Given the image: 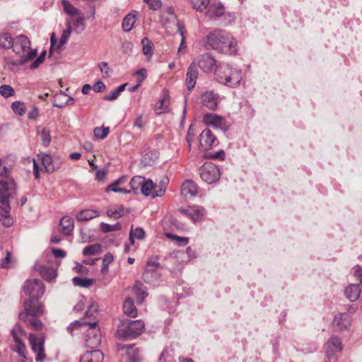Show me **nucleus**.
I'll use <instances>...</instances> for the list:
<instances>
[{
    "mask_svg": "<svg viewBox=\"0 0 362 362\" xmlns=\"http://www.w3.org/2000/svg\"><path fill=\"white\" fill-rule=\"evenodd\" d=\"M168 99L164 98L160 100L155 105V112L157 114H162L167 110Z\"/></svg>",
    "mask_w": 362,
    "mask_h": 362,
    "instance_id": "obj_43",
    "label": "nucleus"
},
{
    "mask_svg": "<svg viewBox=\"0 0 362 362\" xmlns=\"http://www.w3.org/2000/svg\"><path fill=\"white\" fill-rule=\"evenodd\" d=\"M100 229L104 233L117 231V230H119L121 229V225L119 223L114 224V225L102 223L100 224Z\"/></svg>",
    "mask_w": 362,
    "mask_h": 362,
    "instance_id": "obj_49",
    "label": "nucleus"
},
{
    "mask_svg": "<svg viewBox=\"0 0 362 362\" xmlns=\"http://www.w3.org/2000/svg\"><path fill=\"white\" fill-rule=\"evenodd\" d=\"M134 292L136 296L137 302L139 303H142L144 298L147 296V293L145 290H144L141 287L136 285L133 288Z\"/></svg>",
    "mask_w": 362,
    "mask_h": 362,
    "instance_id": "obj_47",
    "label": "nucleus"
},
{
    "mask_svg": "<svg viewBox=\"0 0 362 362\" xmlns=\"http://www.w3.org/2000/svg\"><path fill=\"white\" fill-rule=\"evenodd\" d=\"M148 7L151 10H158L160 8L162 3L160 0H145Z\"/></svg>",
    "mask_w": 362,
    "mask_h": 362,
    "instance_id": "obj_53",
    "label": "nucleus"
},
{
    "mask_svg": "<svg viewBox=\"0 0 362 362\" xmlns=\"http://www.w3.org/2000/svg\"><path fill=\"white\" fill-rule=\"evenodd\" d=\"M134 75L138 76L137 81L141 83L146 78L147 71L144 68L139 69L134 73Z\"/></svg>",
    "mask_w": 362,
    "mask_h": 362,
    "instance_id": "obj_52",
    "label": "nucleus"
},
{
    "mask_svg": "<svg viewBox=\"0 0 362 362\" xmlns=\"http://www.w3.org/2000/svg\"><path fill=\"white\" fill-rule=\"evenodd\" d=\"M141 43L143 45V53L145 55H152V54H153L152 42L148 38L145 37L141 40Z\"/></svg>",
    "mask_w": 362,
    "mask_h": 362,
    "instance_id": "obj_48",
    "label": "nucleus"
},
{
    "mask_svg": "<svg viewBox=\"0 0 362 362\" xmlns=\"http://www.w3.org/2000/svg\"><path fill=\"white\" fill-rule=\"evenodd\" d=\"M203 122L208 126L221 129L223 132H226L228 129V125L224 118L216 114H205L203 117Z\"/></svg>",
    "mask_w": 362,
    "mask_h": 362,
    "instance_id": "obj_13",
    "label": "nucleus"
},
{
    "mask_svg": "<svg viewBox=\"0 0 362 362\" xmlns=\"http://www.w3.org/2000/svg\"><path fill=\"white\" fill-rule=\"evenodd\" d=\"M342 349L341 342L337 337H331L325 344L326 356L332 358L337 353L341 352Z\"/></svg>",
    "mask_w": 362,
    "mask_h": 362,
    "instance_id": "obj_15",
    "label": "nucleus"
},
{
    "mask_svg": "<svg viewBox=\"0 0 362 362\" xmlns=\"http://www.w3.org/2000/svg\"><path fill=\"white\" fill-rule=\"evenodd\" d=\"M144 328V322L140 320H124L119 325L117 334L122 338H135L140 335Z\"/></svg>",
    "mask_w": 362,
    "mask_h": 362,
    "instance_id": "obj_7",
    "label": "nucleus"
},
{
    "mask_svg": "<svg viewBox=\"0 0 362 362\" xmlns=\"http://www.w3.org/2000/svg\"><path fill=\"white\" fill-rule=\"evenodd\" d=\"M60 226L62 227V233L66 235H69L74 229V221L73 219L69 216H64L59 223Z\"/></svg>",
    "mask_w": 362,
    "mask_h": 362,
    "instance_id": "obj_26",
    "label": "nucleus"
},
{
    "mask_svg": "<svg viewBox=\"0 0 362 362\" xmlns=\"http://www.w3.org/2000/svg\"><path fill=\"white\" fill-rule=\"evenodd\" d=\"M109 127H95L93 130L94 136L96 139H103L109 134Z\"/></svg>",
    "mask_w": 362,
    "mask_h": 362,
    "instance_id": "obj_45",
    "label": "nucleus"
},
{
    "mask_svg": "<svg viewBox=\"0 0 362 362\" xmlns=\"http://www.w3.org/2000/svg\"><path fill=\"white\" fill-rule=\"evenodd\" d=\"M109 191H112L114 192L123 193V194H129L131 192L130 190H128L125 188L118 187V186L112 187H107L106 192H109Z\"/></svg>",
    "mask_w": 362,
    "mask_h": 362,
    "instance_id": "obj_59",
    "label": "nucleus"
},
{
    "mask_svg": "<svg viewBox=\"0 0 362 362\" xmlns=\"http://www.w3.org/2000/svg\"><path fill=\"white\" fill-rule=\"evenodd\" d=\"M40 273L42 278L47 281H50L55 279L57 273L55 269L52 267L41 265L39 269Z\"/></svg>",
    "mask_w": 362,
    "mask_h": 362,
    "instance_id": "obj_29",
    "label": "nucleus"
},
{
    "mask_svg": "<svg viewBox=\"0 0 362 362\" xmlns=\"http://www.w3.org/2000/svg\"><path fill=\"white\" fill-rule=\"evenodd\" d=\"M41 157V162L45 167L46 171L49 173H53L59 166V165H55L53 162L52 156L49 154L42 153L39 155Z\"/></svg>",
    "mask_w": 362,
    "mask_h": 362,
    "instance_id": "obj_24",
    "label": "nucleus"
},
{
    "mask_svg": "<svg viewBox=\"0 0 362 362\" xmlns=\"http://www.w3.org/2000/svg\"><path fill=\"white\" fill-rule=\"evenodd\" d=\"M76 18L73 21L74 30L77 33H81L86 28L85 18L81 13L79 16H76Z\"/></svg>",
    "mask_w": 362,
    "mask_h": 362,
    "instance_id": "obj_35",
    "label": "nucleus"
},
{
    "mask_svg": "<svg viewBox=\"0 0 362 362\" xmlns=\"http://www.w3.org/2000/svg\"><path fill=\"white\" fill-rule=\"evenodd\" d=\"M101 252V245L98 243L86 247L83 250L84 256L95 255Z\"/></svg>",
    "mask_w": 362,
    "mask_h": 362,
    "instance_id": "obj_37",
    "label": "nucleus"
},
{
    "mask_svg": "<svg viewBox=\"0 0 362 362\" xmlns=\"http://www.w3.org/2000/svg\"><path fill=\"white\" fill-rule=\"evenodd\" d=\"M85 302L86 299L83 297H82L74 306V310L76 312L83 310L85 307Z\"/></svg>",
    "mask_w": 362,
    "mask_h": 362,
    "instance_id": "obj_61",
    "label": "nucleus"
},
{
    "mask_svg": "<svg viewBox=\"0 0 362 362\" xmlns=\"http://www.w3.org/2000/svg\"><path fill=\"white\" fill-rule=\"evenodd\" d=\"M17 331H19L20 332H23V329L19 326L16 325L11 332L12 336L15 340V341L17 343L16 349H15V351L19 354L20 356L25 357L23 354V349L25 348V344L23 343L21 338H20L17 335Z\"/></svg>",
    "mask_w": 362,
    "mask_h": 362,
    "instance_id": "obj_23",
    "label": "nucleus"
},
{
    "mask_svg": "<svg viewBox=\"0 0 362 362\" xmlns=\"http://www.w3.org/2000/svg\"><path fill=\"white\" fill-rule=\"evenodd\" d=\"M346 298L351 302L358 299L361 293L360 286L357 284H351L344 291Z\"/></svg>",
    "mask_w": 362,
    "mask_h": 362,
    "instance_id": "obj_22",
    "label": "nucleus"
},
{
    "mask_svg": "<svg viewBox=\"0 0 362 362\" xmlns=\"http://www.w3.org/2000/svg\"><path fill=\"white\" fill-rule=\"evenodd\" d=\"M114 259L113 255L110 252L106 253L103 258V262H104L105 266H108Z\"/></svg>",
    "mask_w": 362,
    "mask_h": 362,
    "instance_id": "obj_64",
    "label": "nucleus"
},
{
    "mask_svg": "<svg viewBox=\"0 0 362 362\" xmlns=\"http://www.w3.org/2000/svg\"><path fill=\"white\" fill-rule=\"evenodd\" d=\"M124 313L128 317H135L137 315V310L132 298L127 297L123 304Z\"/></svg>",
    "mask_w": 362,
    "mask_h": 362,
    "instance_id": "obj_25",
    "label": "nucleus"
},
{
    "mask_svg": "<svg viewBox=\"0 0 362 362\" xmlns=\"http://www.w3.org/2000/svg\"><path fill=\"white\" fill-rule=\"evenodd\" d=\"M146 233L142 228L137 227L133 229V235L138 240H142L144 238Z\"/></svg>",
    "mask_w": 362,
    "mask_h": 362,
    "instance_id": "obj_56",
    "label": "nucleus"
},
{
    "mask_svg": "<svg viewBox=\"0 0 362 362\" xmlns=\"http://www.w3.org/2000/svg\"><path fill=\"white\" fill-rule=\"evenodd\" d=\"M13 111L19 115H23L26 111V107L24 103L21 101H15L11 105Z\"/></svg>",
    "mask_w": 362,
    "mask_h": 362,
    "instance_id": "obj_42",
    "label": "nucleus"
},
{
    "mask_svg": "<svg viewBox=\"0 0 362 362\" xmlns=\"http://www.w3.org/2000/svg\"><path fill=\"white\" fill-rule=\"evenodd\" d=\"M354 276L362 286V267L361 266L357 265L355 267Z\"/></svg>",
    "mask_w": 362,
    "mask_h": 362,
    "instance_id": "obj_62",
    "label": "nucleus"
},
{
    "mask_svg": "<svg viewBox=\"0 0 362 362\" xmlns=\"http://www.w3.org/2000/svg\"><path fill=\"white\" fill-rule=\"evenodd\" d=\"M199 175L203 181L208 184H213L219 179L220 171L214 163H206L200 168Z\"/></svg>",
    "mask_w": 362,
    "mask_h": 362,
    "instance_id": "obj_9",
    "label": "nucleus"
},
{
    "mask_svg": "<svg viewBox=\"0 0 362 362\" xmlns=\"http://www.w3.org/2000/svg\"><path fill=\"white\" fill-rule=\"evenodd\" d=\"M37 133L40 135L42 143L45 146H48L51 142L50 131L47 128H37Z\"/></svg>",
    "mask_w": 362,
    "mask_h": 362,
    "instance_id": "obj_36",
    "label": "nucleus"
},
{
    "mask_svg": "<svg viewBox=\"0 0 362 362\" xmlns=\"http://www.w3.org/2000/svg\"><path fill=\"white\" fill-rule=\"evenodd\" d=\"M136 23V14L135 13H129L127 14L122 21V27L124 31L129 32L134 27Z\"/></svg>",
    "mask_w": 362,
    "mask_h": 362,
    "instance_id": "obj_28",
    "label": "nucleus"
},
{
    "mask_svg": "<svg viewBox=\"0 0 362 362\" xmlns=\"http://www.w3.org/2000/svg\"><path fill=\"white\" fill-rule=\"evenodd\" d=\"M12 49L15 53L21 54L20 59L14 63L16 65H23L37 54V50L30 48V41L24 35H18L14 39Z\"/></svg>",
    "mask_w": 362,
    "mask_h": 362,
    "instance_id": "obj_4",
    "label": "nucleus"
},
{
    "mask_svg": "<svg viewBox=\"0 0 362 362\" xmlns=\"http://www.w3.org/2000/svg\"><path fill=\"white\" fill-rule=\"evenodd\" d=\"M14 89L8 85H2L0 86V94L4 98H9L14 95Z\"/></svg>",
    "mask_w": 362,
    "mask_h": 362,
    "instance_id": "obj_50",
    "label": "nucleus"
},
{
    "mask_svg": "<svg viewBox=\"0 0 362 362\" xmlns=\"http://www.w3.org/2000/svg\"><path fill=\"white\" fill-rule=\"evenodd\" d=\"M179 211L191 218L194 222L200 221L205 215V209L202 206H193L186 209H180Z\"/></svg>",
    "mask_w": 362,
    "mask_h": 362,
    "instance_id": "obj_14",
    "label": "nucleus"
},
{
    "mask_svg": "<svg viewBox=\"0 0 362 362\" xmlns=\"http://www.w3.org/2000/svg\"><path fill=\"white\" fill-rule=\"evenodd\" d=\"M165 189L160 187V186H158L157 184H155L153 197H162L165 194Z\"/></svg>",
    "mask_w": 362,
    "mask_h": 362,
    "instance_id": "obj_57",
    "label": "nucleus"
},
{
    "mask_svg": "<svg viewBox=\"0 0 362 362\" xmlns=\"http://www.w3.org/2000/svg\"><path fill=\"white\" fill-rule=\"evenodd\" d=\"M194 136V132L192 127V125L189 127L187 136V142L188 144V146L191 148L192 143L193 141V139Z\"/></svg>",
    "mask_w": 362,
    "mask_h": 362,
    "instance_id": "obj_60",
    "label": "nucleus"
},
{
    "mask_svg": "<svg viewBox=\"0 0 362 362\" xmlns=\"http://www.w3.org/2000/svg\"><path fill=\"white\" fill-rule=\"evenodd\" d=\"M181 195L185 199L194 197L197 194V186L192 180H186L181 185Z\"/></svg>",
    "mask_w": 362,
    "mask_h": 362,
    "instance_id": "obj_19",
    "label": "nucleus"
},
{
    "mask_svg": "<svg viewBox=\"0 0 362 362\" xmlns=\"http://www.w3.org/2000/svg\"><path fill=\"white\" fill-rule=\"evenodd\" d=\"M144 180L145 177L142 176H134L132 178L130 181V186L134 194H137L139 189L141 190Z\"/></svg>",
    "mask_w": 362,
    "mask_h": 362,
    "instance_id": "obj_34",
    "label": "nucleus"
},
{
    "mask_svg": "<svg viewBox=\"0 0 362 362\" xmlns=\"http://www.w3.org/2000/svg\"><path fill=\"white\" fill-rule=\"evenodd\" d=\"M215 140V136L209 129H204L199 135L200 148L204 151L209 150L212 147Z\"/></svg>",
    "mask_w": 362,
    "mask_h": 362,
    "instance_id": "obj_16",
    "label": "nucleus"
},
{
    "mask_svg": "<svg viewBox=\"0 0 362 362\" xmlns=\"http://www.w3.org/2000/svg\"><path fill=\"white\" fill-rule=\"evenodd\" d=\"M103 354L98 349L87 351L81 358V362H102Z\"/></svg>",
    "mask_w": 362,
    "mask_h": 362,
    "instance_id": "obj_20",
    "label": "nucleus"
},
{
    "mask_svg": "<svg viewBox=\"0 0 362 362\" xmlns=\"http://www.w3.org/2000/svg\"><path fill=\"white\" fill-rule=\"evenodd\" d=\"M206 50L212 49L221 54L234 55L238 53V42L228 32L215 29L209 32L203 40Z\"/></svg>",
    "mask_w": 362,
    "mask_h": 362,
    "instance_id": "obj_1",
    "label": "nucleus"
},
{
    "mask_svg": "<svg viewBox=\"0 0 362 362\" xmlns=\"http://www.w3.org/2000/svg\"><path fill=\"white\" fill-rule=\"evenodd\" d=\"M192 63H195L196 67L199 66L201 70L206 73L213 71L216 72L218 68L216 59L209 53L198 56Z\"/></svg>",
    "mask_w": 362,
    "mask_h": 362,
    "instance_id": "obj_10",
    "label": "nucleus"
},
{
    "mask_svg": "<svg viewBox=\"0 0 362 362\" xmlns=\"http://www.w3.org/2000/svg\"><path fill=\"white\" fill-rule=\"evenodd\" d=\"M93 88L95 92L99 93L103 91L105 88V86L102 81H98L94 84Z\"/></svg>",
    "mask_w": 362,
    "mask_h": 362,
    "instance_id": "obj_63",
    "label": "nucleus"
},
{
    "mask_svg": "<svg viewBox=\"0 0 362 362\" xmlns=\"http://www.w3.org/2000/svg\"><path fill=\"white\" fill-rule=\"evenodd\" d=\"M217 80L220 83L233 87L242 80L240 71L232 69L228 64H220L216 70Z\"/></svg>",
    "mask_w": 362,
    "mask_h": 362,
    "instance_id": "obj_6",
    "label": "nucleus"
},
{
    "mask_svg": "<svg viewBox=\"0 0 362 362\" xmlns=\"http://www.w3.org/2000/svg\"><path fill=\"white\" fill-rule=\"evenodd\" d=\"M98 305L95 303H91L89 306L88 310L85 313V317H95V315L98 313Z\"/></svg>",
    "mask_w": 362,
    "mask_h": 362,
    "instance_id": "obj_51",
    "label": "nucleus"
},
{
    "mask_svg": "<svg viewBox=\"0 0 362 362\" xmlns=\"http://www.w3.org/2000/svg\"><path fill=\"white\" fill-rule=\"evenodd\" d=\"M192 4L194 9L202 12L209 4V0H192Z\"/></svg>",
    "mask_w": 362,
    "mask_h": 362,
    "instance_id": "obj_44",
    "label": "nucleus"
},
{
    "mask_svg": "<svg viewBox=\"0 0 362 362\" xmlns=\"http://www.w3.org/2000/svg\"><path fill=\"white\" fill-rule=\"evenodd\" d=\"M16 193V184L11 178L6 181H0V221L4 226L9 227L13 224L12 218L10 217V201L9 198Z\"/></svg>",
    "mask_w": 362,
    "mask_h": 362,
    "instance_id": "obj_2",
    "label": "nucleus"
},
{
    "mask_svg": "<svg viewBox=\"0 0 362 362\" xmlns=\"http://www.w3.org/2000/svg\"><path fill=\"white\" fill-rule=\"evenodd\" d=\"M198 77V70L195 63H191L187 68L185 84L188 90L191 91L195 86Z\"/></svg>",
    "mask_w": 362,
    "mask_h": 362,
    "instance_id": "obj_17",
    "label": "nucleus"
},
{
    "mask_svg": "<svg viewBox=\"0 0 362 362\" xmlns=\"http://www.w3.org/2000/svg\"><path fill=\"white\" fill-rule=\"evenodd\" d=\"M66 28L64 30L60 40L59 45H57V49H60L64 45H65L67 42L68 39L69 38L73 28L71 22L68 21L66 23Z\"/></svg>",
    "mask_w": 362,
    "mask_h": 362,
    "instance_id": "obj_32",
    "label": "nucleus"
},
{
    "mask_svg": "<svg viewBox=\"0 0 362 362\" xmlns=\"http://www.w3.org/2000/svg\"><path fill=\"white\" fill-rule=\"evenodd\" d=\"M73 283L75 286L88 288L93 284V280L92 279L74 277Z\"/></svg>",
    "mask_w": 362,
    "mask_h": 362,
    "instance_id": "obj_41",
    "label": "nucleus"
},
{
    "mask_svg": "<svg viewBox=\"0 0 362 362\" xmlns=\"http://www.w3.org/2000/svg\"><path fill=\"white\" fill-rule=\"evenodd\" d=\"M11 252L7 251L6 256L2 259L1 262V266L2 268L10 267L9 264L11 263Z\"/></svg>",
    "mask_w": 362,
    "mask_h": 362,
    "instance_id": "obj_58",
    "label": "nucleus"
},
{
    "mask_svg": "<svg viewBox=\"0 0 362 362\" xmlns=\"http://www.w3.org/2000/svg\"><path fill=\"white\" fill-rule=\"evenodd\" d=\"M206 15L211 20H216L221 16H224V18L228 21V22L225 23V25L230 23L235 19L234 14H225L224 7L221 4L210 5L206 13Z\"/></svg>",
    "mask_w": 362,
    "mask_h": 362,
    "instance_id": "obj_11",
    "label": "nucleus"
},
{
    "mask_svg": "<svg viewBox=\"0 0 362 362\" xmlns=\"http://www.w3.org/2000/svg\"><path fill=\"white\" fill-rule=\"evenodd\" d=\"M166 235L171 239L177 240L180 245L185 246L188 243V239L187 238L179 237L171 233H167Z\"/></svg>",
    "mask_w": 362,
    "mask_h": 362,
    "instance_id": "obj_54",
    "label": "nucleus"
},
{
    "mask_svg": "<svg viewBox=\"0 0 362 362\" xmlns=\"http://www.w3.org/2000/svg\"><path fill=\"white\" fill-rule=\"evenodd\" d=\"M24 292L30 296L28 300L36 299L37 301L45 293V285L37 279L28 280L23 286Z\"/></svg>",
    "mask_w": 362,
    "mask_h": 362,
    "instance_id": "obj_8",
    "label": "nucleus"
},
{
    "mask_svg": "<svg viewBox=\"0 0 362 362\" xmlns=\"http://www.w3.org/2000/svg\"><path fill=\"white\" fill-rule=\"evenodd\" d=\"M24 310L19 314V319L26 323L32 329L41 330L43 323L37 316L43 313V306L36 299L28 300L24 303Z\"/></svg>",
    "mask_w": 362,
    "mask_h": 362,
    "instance_id": "obj_3",
    "label": "nucleus"
},
{
    "mask_svg": "<svg viewBox=\"0 0 362 362\" xmlns=\"http://www.w3.org/2000/svg\"><path fill=\"white\" fill-rule=\"evenodd\" d=\"M62 4L64 12L71 16L75 17L81 14V11L75 8L68 0H62Z\"/></svg>",
    "mask_w": 362,
    "mask_h": 362,
    "instance_id": "obj_31",
    "label": "nucleus"
},
{
    "mask_svg": "<svg viewBox=\"0 0 362 362\" xmlns=\"http://www.w3.org/2000/svg\"><path fill=\"white\" fill-rule=\"evenodd\" d=\"M13 169V164L9 163L7 160H4L3 165L0 170V177L2 178H8Z\"/></svg>",
    "mask_w": 362,
    "mask_h": 362,
    "instance_id": "obj_40",
    "label": "nucleus"
},
{
    "mask_svg": "<svg viewBox=\"0 0 362 362\" xmlns=\"http://www.w3.org/2000/svg\"><path fill=\"white\" fill-rule=\"evenodd\" d=\"M218 98V95L213 91H206L201 95L202 105L211 110L216 109Z\"/></svg>",
    "mask_w": 362,
    "mask_h": 362,
    "instance_id": "obj_18",
    "label": "nucleus"
},
{
    "mask_svg": "<svg viewBox=\"0 0 362 362\" xmlns=\"http://www.w3.org/2000/svg\"><path fill=\"white\" fill-rule=\"evenodd\" d=\"M155 184L153 182V181L150 179L148 180H144L141 192V193L146 196H152L153 194V188H154Z\"/></svg>",
    "mask_w": 362,
    "mask_h": 362,
    "instance_id": "obj_33",
    "label": "nucleus"
},
{
    "mask_svg": "<svg viewBox=\"0 0 362 362\" xmlns=\"http://www.w3.org/2000/svg\"><path fill=\"white\" fill-rule=\"evenodd\" d=\"M14 39L8 33H4L0 37V45L5 49L12 47Z\"/></svg>",
    "mask_w": 362,
    "mask_h": 362,
    "instance_id": "obj_38",
    "label": "nucleus"
},
{
    "mask_svg": "<svg viewBox=\"0 0 362 362\" xmlns=\"http://www.w3.org/2000/svg\"><path fill=\"white\" fill-rule=\"evenodd\" d=\"M66 98V95L64 93L56 95L53 100V105L59 108H63L66 105H73L74 103L75 100L72 97H69L66 98L64 103H58V100L61 99H65Z\"/></svg>",
    "mask_w": 362,
    "mask_h": 362,
    "instance_id": "obj_30",
    "label": "nucleus"
},
{
    "mask_svg": "<svg viewBox=\"0 0 362 362\" xmlns=\"http://www.w3.org/2000/svg\"><path fill=\"white\" fill-rule=\"evenodd\" d=\"M98 67L102 71V73L104 74V77H110V69L108 66V64L107 62H103L98 64Z\"/></svg>",
    "mask_w": 362,
    "mask_h": 362,
    "instance_id": "obj_55",
    "label": "nucleus"
},
{
    "mask_svg": "<svg viewBox=\"0 0 362 362\" xmlns=\"http://www.w3.org/2000/svg\"><path fill=\"white\" fill-rule=\"evenodd\" d=\"M29 342L32 350L37 354L35 360L37 362L42 361L45 358L44 353V338L42 337H37L34 334L29 336Z\"/></svg>",
    "mask_w": 362,
    "mask_h": 362,
    "instance_id": "obj_12",
    "label": "nucleus"
},
{
    "mask_svg": "<svg viewBox=\"0 0 362 362\" xmlns=\"http://www.w3.org/2000/svg\"><path fill=\"white\" fill-rule=\"evenodd\" d=\"M99 216V212L91 209H85L81 211L76 214V219L78 221H87Z\"/></svg>",
    "mask_w": 362,
    "mask_h": 362,
    "instance_id": "obj_27",
    "label": "nucleus"
},
{
    "mask_svg": "<svg viewBox=\"0 0 362 362\" xmlns=\"http://www.w3.org/2000/svg\"><path fill=\"white\" fill-rule=\"evenodd\" d=\"M175 26L177 27V31L179 32L180 36H181V42L178 48V53L181 52L182 49L186 48V43H185V39L184 37V24L180 22V21H176L175 23Z\"/></svg>",
    "mask_w": 362,
    "mask_h": 362,
    "instance_id": "obj_39",
    "label": "nucleus"
},
{
    "mask_svg": "<svg viewBox=\"0 0 362 362\" xmlns=\"http://www.w3.org/2000/svg\"><path fill=\"white\" fill-rule=\"evenodd\" d=\"M124 207L119 206L117 209H109L107 211V215L109 217L119 218L123 216Z\"/></svg>",
    "mask_w": 362,
    "mask_h": 362,
    "instance_id": "obj_46",
    "label": "nucleus"
},
{
    "mask_svg": "<svg viewBox=\"0 0 362 362\" xmlns=\"http://www.w3.org/2000/svg\"><path fill=\"white\" fill-rule=\"evenodd\" d=\"M350 324L348 315L339 313L337 315L333 321V326L337 331H341Z\"/></svg>",
    "mask_w": 362,
    "mask_h": 362,
    "instance_id": "obj_21",
    "label": "nucleus"
},
{
    "mask_svg": "<svg viewBox=\"0 0 362 362\" xmlns=\"http://www.w3.org/2000/svg\"><path fill=\"white\" fill-rule=\"evenodd\" d=\"M82 325L88 326L86 339V346L91 349L97 348L101 342V334L100 333L98 322H86L84 321L76 320L69 325L67 327V330L69 333H72L76 327Z\"/></svg>",
    "mask_w": 362,
    "mask_h": 362,
    "instance_id": "obj_5",
    "label": "nucleus"
}]
</instances>
